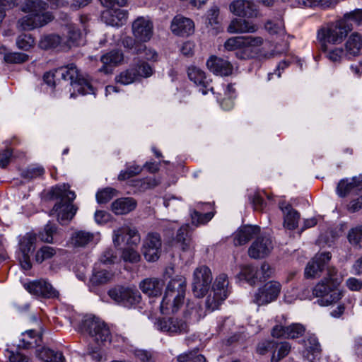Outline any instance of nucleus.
<instances>
[{
    "label": "nucleus",
    "instance_id": "1",
    "mask_svg": "<svg viewBox=\"0 0 362 362\" xmlns=\"http://www.w3.org/2000/svg\"><path fill=\"white\" fill-rule=\"evenodd\" d=\"M343 279L336 268L328 267L327 276L315 285L310 298H319L317 303L322 306L337 303L343 296V291L339 288Z\"/></svg>",
    "mask_w": 362,
    "mask_h": 362
},
{
    "label": "nucleus",
    "instance_id": "2",
    "mask_svg": "<svg viewBox=\"0 0 362 362\" xmlns=\"http://www.w3.org/2000/svg\"><path fill=\"white\" fill-rule=\"evenodd\" d=\"M47 4L42 0H27L22 6V11L29 15L18 21V25L24 30H31L44 26L53 19L50 12H45Z\"/></svg>",
    "mask_w": 362,
    "mask_h": 362
},
{
    "label": "nucleus",
    "instance_id": "3",
    "mask_svg": "<svg viewBox=\"0 0 362 362\" xmlns=\"http://www.w3.org/2000/svg\"><path fill=\"white\" fill-rule=\"evenodd\" d=\"M186 288V279L182 276H177L168 283L160 306L163 314L174 313L179 310L185 303Z\"/></svg>",
    "mask_w": 362,
    "mask_h": 362
},
{
    "label": "nucleus",
    "instance_id": "4",
    "mask_svg": "<svg viewBox=\"0 0 362 362\" xmlns=\"http://www.w3.org/2000/svg\"><path fill=\"white\" fill-rule=\"evenodd\" d=\"M52 196L59 202L53 206L51 214L56 215L59 222L71 220L78 208L72 204L76 194L70 190V186L68 184L55 186L52 189Z\"/></svg>",
    "mask_w": 362,
    "mask_h": 362
},
{
    "label": "nucleus",
    "instance_id": "5",
    "mask_svg": "<svg viewBox=\"0 0 362 362\" xmlns=\"http://www.w3.org/2000/svg\"><path fill=\"white\" fill-rule=\"evenodd\" d=\"M264 43V39L259 36H236L228 38L224 43L226 50L235 51V57L239 59L253 58L255 49Z\"/></svg>",
    "mask_w": 362,
    "mask_h": 362
},
{
    "label": "nucleus",
    "instance_id": "6",
    "mask_svg": "<svg viewBox=\"0 0 362 362\" xmlns=\"http://www.w3.org/2000/svg\"><path fill=\"white\" fill-rule=\"evenodd\" d=\"M113 242L116 245L126 243L128 247L123 250L122 258L126 262H137L140 255L135 247L140 242V235L135 228L123 226L114 230Z\"/></svg>",
    "mask_w": 362,
    "mask_h": 362
},
{
    "label": "nucleus",
    "instance_id": "7",
    "mask_svg": "<svg viewBox=\"0 0 362 362\" xmlns=\"http://www.w3.org/2000/svg\"><path fill=\"white\" fill-rule=\"evenodd\" d=\"M57 79L62 78L68 82L74 90L82 95L93 93V88L89 81L79 74L78 69L74 64L58 68L55 71Z\"/></svg>",
    "mask_w": 362,
    "mask_h": 362
},
{
    "label": "nucleus",
    "instance_id": "8",
    "mask_svg": "<svg viewBox=\"0 0 362 362\" xmlns=\"http://www.w3.org/2000/svg\"><path fill=\"white\" fill-rule=\"evenodd\" d=\"M78 329L83 333H88L98 344H104L110 339L107 325L101 319L93 315H86Z\"/></svg>",
    "mask_w": 362,
    "mask_h": 362
},
{
    "label": "nucleus",
    "instance_id": "9",
    "mask_svg": "<svg viewBox=\"0 0 362 362\" xmlns=\"http://www.w3.org/2000/svg\"><path fill=\"white\" fill-rule=\"evenodd\" d=\"M108 296L117 304L127 308H135L141 300V296L137 290L120 285L110 288Z\"/></svg>",
    "mask_w": 362,
    "mask_h": 362
},
{
    "label": "nucleus",
    "instance_id": "10",
    "mask_svg": "<svg viewBox=\"0 0 362 362\" xmlns=\"http://www.w3.org/2000/svg\"><path fill=\"white\" fill-rule=\"evenodd\" d=\"M350 30L349 27L346 28L344 22L331 25L318 30L317 40L321 46L341 43Z\"/></svg>",
    "mask_w": 362,
    "mask_h": 362
},
{
    "label": "nucleus",
    "instance_id": "11",
    "mask_svg": "<svg viewBox=\"0 0 362 362\" xmlns=\"http://www.w3.org/2000/svg\"><path fill=\"white\" fill-rule=\"evenodd\" d=\"M228 280L226 274H221L216 277L213 285L214 296H209L206 300V306L209 310L213 311L218 309L228 297Z\"/></svg>",
    "mask_w": 362,
    "mask_h": 362
},
{
    "label": "nucleus",
    "instance_id": "12",
    "mask_svg": "<svg viewBox=\"0 0 362 362\" xmlns=\"http://www.w3.org/2000/svg\"><path fill=\"white\" fill-rule=\"evenodd\" d=\"M212 274L210 269L206 266L197 268L194 272L192 291L194 296L202 298L208 292L211 282Z\"/></svg>",
    "mask_w": 362,
    "mask_h": 362
},
{
    "label": "nucleus",
    "instance_id": "13",
    "mask_svg": "<svg viewBox=\"0 0 362 362\" xmlns=\"http://www.w3.org/2000/svg\"><path fill=\"white\" fill-rule=\"evenodd\" d=\"M153 73L152 68L146 62H140L117 75L115 80L122 85H129L140 77H148Z\"/></svg>",
    "mask_w": 362,
    "mask_h": 362
},
{
    "label": "nucleus",
    "instance_id": "14",
    "mask_svg": "<svg viewBox=\"0 0 362 362\" xmlns=\"http://www.w3.org/2000/svg\"><path fill=\"white\" fill-rule=\"evenodd\" d=\"M281 290V285L276 281L264 284L255 294L253 301L258 305L270 303L277 299Z\"/></svg>",
    "mask_w": 362,
    "mask_h": 362
},
{
    "label": "nucleus",
    "instance_id": "15",
    "mask_svg": "<svg viewBox=\"0 0 362 362\" xmlns=\"http://www.w3.org/2000/svg\"><path fill=\"white\" fill-rule=\"evenodd\" d=\"M37 239V235L34 233H27L20 239L19 250L22 254L20 263L25 270H29L32 267L30 254L36 247Z\"/></svg>",
    "mask_w": 362,
    "mask_h": 362
},
{
    "label": "nucleus",
    "instance_id": "16",
    "mask_svg": "<svg viewBox=\"0 0 362 362\" xmlns=\"http://www.w3.org/2000/svg\"><path fill=\"white\" fill-rule=\"evenodd\" d=\"M162 241L160 235L157 233H149L143 244V254L148 262L157 261L161 253Z\"/></svg>",
    "mask_w": 362,
    "mask_h": 362
},
{
    "label": "nucleus",
    "instance_id": "17",
    "mask_svg": "<svg viewBox=\"0 0 362 362\" xmlns=\"http://www.w3.org/2000/svg\"><path fill=\"white\" fill-rule=\"evenodd\" d=\"M156 325L158 329L170 334H182L189 331L187 321L177 317L159 319Z\"/></svg>",
    "mask_w": 362,
    "mask_h": 362
},
{
    "label": "nucleus",
    "instance_id": "18",
    "mask_svg": "<svg viewBox=\"0 0 362 362\" xmlns=\"http://www.w3.org/2000/svg\"><path fill=\"white\" fill-rule=\"evenodd\" d=\"M132 33L136 40L141 42L148 41L153 35V23L148 17H138L132 23Z\"/></svg>",
    "mask_w": 362,
    "mask_h": 362
},
{
    "label": "nucleus",
    "instance_id": "19",
    "mask_svg": "<svg viewBox=\"0 0 362 362\" xmlns=\"http://www.w3.org/2000/svg\"><path fill=\"white\" fill-rule=\"evenodd\" d=\"M331 257L332 255L329 252L315 255V256L308 263L305 269V276L306 278L319 277L325 265L331 259Z\"/></svg>",
    "mask_w": 362,
    "mask_h": 362
},
{
    "label": "nucleus",
    "instance_id": "20",
    "mask_svg": "<svg viewBox=\"0 0 362 362\" xmlns=\"http://www.w3.org/2000/svg\"><path fill=\"white\" fill-rule=\"evenodd\" d=\"M230 11L235 16L252 18H257L259 11L257 6L249 0H235L229 5Z\"/></svg>",
    "mask_w": 362,
    "mask_h": 362
},
{
    "label": "nucleus",
    "instance_id": "21",
    "mask_svg": "<svg viewBox=\"0 0 362 362\" xmlns=\"http://www.w3.org/2000/svg\"><path fill=\"white\" fill-rule=\"evenodd\" d=\"M187 75L190 81L199 88V91L206 95L209 91L213 92L211 81L208 78L204 71L195 66H190L187 69Z\"/></svg>",
    "mask_w": 362,
    "mask_h": 362
},
{
    "label": "nucleus",
    "instance_id": "22",
    "mask_svg": "<svg viewBox=\"0 0 362 362\" xmlns=\"http://www.w3.org/2000/svg\"><path fill=\"white\" fill-rule=\"evenodd\" d=\"M25 288L31 294L45 298H57L59 292L45 280H38L25 284Z\"/></svg>",
    "mask_w": 362,
    "mask_h": 362
},
{
    "label": "nucleus",
    "instance_id": "23",
    "mask_svg": "<svg viewBox=\"0 0 362 362\" xmlns=\"http://www.w3.org/2000/svg\"><path fill=\"white\" fill-rule=\"evenodd\" d=\"M208 69L217 76H228L233 72V66L228 60L212 55L206 61Z\"/></svg>",
    "mask_w": 362,
    "mask_h": 362
},
{
    "label": "nucleus",
    "instance_id": "24",
    "mask_svg": "<svg viewBox=\"0 0 362 362\" xmlns=\"http://www.w3.org/2000/svg\"><path fill=\"white\" fill-rule=\"evenodd\" d=\"M273 248L272 241L269 238L257 237L248 249L251 258L260 259L267 256Z\"/></svg>",
    "mask_w": 362,
    "mask_h": 362
},
{
    "label": "nucleus",
    "instance_id": "25",
    "mask_svg": "<svg viewBox=\"0 0 362 362\" xmlns=\"http://www.w3.org/2000/svg\"><path fill=\"white\" fill-rule=\"evenodd\" d=\"M127 18V11L120 8L106 9L101 14V19L104 23L115 27H119L126 23Z\"/></svg>",
    "mask_w": 362,
    "mask_h": 362
},
{
    "label": "nucleus",
    "instance_id": "26",
    "mask_svg": "<svg viewBox=\"0 0 362 362\" xmlns=\"http://www.w3.org/2000/svg\"><path fill=\"white\" fill-rule=\"evenodd\" d=\"M170 29L176 35L188 36L194 33V23L190 18L177 15L173 19Z\"/></svg>",
    "mask_w": 362,
    "mask_h": 362
},
{
    "label": "nucleus",
    "instance_id": "27",
    "mask_svg": "<svg viewBox=\"0 0 362 362\" xmlns=\"http://www.w3.org/2000/svg\"><path fill=\"white\" fill-rule=\"evenodd\" d=\"M164 281L158 278H146L139 283V288L149 297H157L161 295Z\"/></svg>",
    "mask_w": 362,
    "mask_h": 362
},
{
    "label": "nucleus",
    "instance_id": "28",
    "mask_svg": "<svg viewBox=\"0 0 362 362\" xmlns=\"http://www.w3.org/2000/svg\"><path fill=\"white\" fill-rule=\"evenodd\" d=\"M260 232V228L257 226H244L240 228L235 233L234 244L243 245L250 240L257 238Z\"/></svg>",
    "mask_w": 362,
    "mask_h": 362
},
{
    "label": "nucleus",
    "instance_id": "29",
    "mask_svg": "<svg viewBox=\"0 0 362 362\" xmlns=\"http://www.w3.org/2000/svg\"><path fill=\"white\" fill-rule=\"evenodd\" d=\"M123 59V54L119 50H113L103 54L100 58L103 65L100 69V71L104 72L105 74L112 73V68L122 63Z\"/></svg>",
    "mask_w": 362,
    "mask_h": 362
},
{
    "label": "nucleus",
    "instance_id": "30",
    "mask_svg": "<svg viewBox=\"0 0 362 362\" xmlns=\"http://www.w3.org/2000/svg\"><path fill=\"white\" fill-rule=\"evenodd\" d=\"M279 208L284 214V226L288 230L298 227L300 214L293 209L291 205L284 202L279 204Z\"/></svg>",
    "mask_w": 362,
    "mask_h": 362
},
{
    "label": "nucleus",
    "instance_id": "31",
    "mask_svg": "<svg viewBox=\"0 0 362 362\" xmlns=\"http://www.w3.org/2000/svg\"><path fill=\"white\" fill-rule=\"evenodd\" d=\"M114 277V273L100 265L95 264L89 280V286L95 287L110 282Z\"/></svg>",
    "mask_w": 362,
    "mask_h": 362
},
{
    "label": "nucleus",
    "instance_id": "32",
    "mask_svg": "<svg viewBox=\"0 0 362 362\" xmlns=\"http://www.w3.org/2000/svg\"><path fill=\"white\" fill-rule=\"evenodd\" d=\"M258 30V25L245 19L234 18L228 26L229 33H253Z\"/></svg>",
    "mask_w": 362,
    "mask_h": 362
},
{
    "label": "nucleus",
    "instance_id": "33",
    "mask_svg": "<svg viewBox=\"0 0 362 362\" xmlns=\"http://www.w3.org/2000/svg\"><path fill=\"white\" fill-rule=\"evenodd\" d=\"M175 243L182 251H189L193 249L194 245L188 225L181 226L177 230Z\"/></svg>",
    "mask_w": 362,
    "mask_h": 362
},
{
    "label": "nucleus",
    "instance_id": "34",
    "mask_svg": "<svg viewBox=\"0 0 362 362\" xmlns=\"http://www.w3.org/2000/svg\"><path fill=\"white\" fill-rule=\"evenodd\" d=\"M305 347L304 356L308 361L314 362L315 359L320 358L322 349L315 336H309L306 339L305 341Z\"/></svg>",
    "mask_w": 362,
    "mask_h": 362
},
{
    "label": "nucleus",
    "instance_id": "35",
    "mask_svg": "<svg viewBox=\"0 0 362 362\" xmlns=\"http://www.w3.org/2000/svg\"><path fill=\"white\" fill-rule=\"evenodd\" d=\"M71 240L74 245L83 247L90 243H98L100 240V234L79 230L73 234Z\"/></svg>",
    "mask_w": 362,
    "mask_h": 362
},
{
    "label": "nucleus",
    "instance_id": "36",
    "mask_svg": "<svg viewBox=\"0 0 362 362\" xmlns=\"http://www.w3.org/2000/svg\"><path fill=\"white\" fill-rule=\"evenodd\" d=\"M136 202L132 197L120 198L112 204V211L115 214H126L135 209Z\"/></svg>",
    "mask_w": 362,
    "mask_h": 362
},
{
    "label": "nucleus",
    "instance_id": "37",
    "mask_svg": "<svg viewBox=\"0 0 362 362\" xmlns=\"http://www.w3.org/2000/svg\"><path fill=\"white\" fill-rule=\"evenodd\" d=\"M348 57L358 56L362 50V36L357 33H352L345 44Z\"/></svg>",
    "mask_w": 362,
    "mask_h": 362
},
{
    "label": "nucleus",
    "instance_id": "38",
    "mask_svg": "<svg viewBox=\"0 0 362 362\" xmlns=\"http://www.w3.org/2000/svg\"><path fill=\"white\" fill-rule=\"evenodd\" d=\"M362 182L361 177H352L351 179L341 180L337 185V193L341 197H346L353 191H356L358 186Z\"/></svg>",
    "mask_w": 362,
    "mask_h": 362
},
{
    "label": "nucleus",
    "instance_id": "39",
    "mask_svg": "<svg viewBox=\"0 0 362 362\" xmlns=\"http://www.w3.org/2000/svg\"><path fill=\"white\" fill-rule=\"evenodd\" d=\"M66 40L64 42V47H71L81 44L82 34L81 30L73 24L66 25L65 27Z\"/></svg>",
    "mask_w": 362,
    "mask_h": 362
},
{
    "label": "nucleus",
    "instance_id": "40",
    "mask_svg": "<svg viewBox=\"0 0 362 362\" xmlns=\"http://www.w3.org/2000/svg\"><path fill=\"white\" fill-rule=\"evenodd\" d=\"M58 250L56 247L43 245L35 253L34 261L37 264H42L44 262L50 260L57 255Z\"/></svg>",
    "mask_w": 362,
    "mask_h": 362
},
{
    "label": "nucleus",
    "instance_id": "41",
    "mask_svg": "<svg viewBox=\"0 0 362 362\" xmlns=\"http://www.w3.org/2000/svg\"><path fill=\"white\" fill-rule=\"evenodd\" d=\"M37 355L44 362H65V358L62 352L54 351L47 348L38 350Z\"/></svg>",
    "mask_w": 362,
    "mask_h": 362
},
{
    "label": "nucleus",
    "instance_id": "42",
    "mask_svg": "<svg viewBox=\"0 0 362 362\" xmlns=\"http://www.w3.org/2000/svg\"><path fill=\"white\" fill-rule=\"evenodd\" d=\"M39 47L43 49L57 48L58 47H64V40L57 35H45L40 39Z\"/></svg>",
    "mask_w": 362,
    "mask_h": 362
},
{
    "label": "nucleus",
    "instance_id": "43",
    "mask_svg": "<svg viewBox=\"0 0 362 362\" xmlns=\"http://www.w3.org/2000/svg\"><path fill=\"white\" fill-rule=\"evenodd\" d=\"M264 29L271 35H283L285 33L284 22L280 18L267 21L264 24Z\"/></svg>",
    "mask_w": 362,
    "mask_h": 362
},
{
    "label": "nucleus",
    "instance_id": "44",
    "mask_svg": "<svg viewBox=\"0 0 362 362\" xmlns=\"http://www.w3.org/2000/svg\"><path fill=\"white\" fill-rule=\"evenodd\" d=\"M321 49L326 57L333 62H339L344 57H347L346 52L341 47L329 48L328 45H322Z\"/></svg>",
    "mask_w": 362,
    "mask_h": 362
},
{
    "label": "nucleus",
    "instance_id": "45",
    "mask_svg": "<svg viewBox=\"0 0 362 362\" xmlns=\"http://www.w3.org/2000/svg\"><path fill=\"white\" fill-rule=\"evenodd\" d=\"M204 312L199 303L188 301L185 311V317H189L198 321L204 315Z\"/></svg>",
    "mask_w": 362,
    "mask_h": 362
},
{
    "label": "nucleus",
    "instance_id": "46",
    "mask_svg": "<svg viewBox=\"0 0 362 362\" xmlns=\"http://www.w3.org/2000/svg\"><path fill=\"white\" fill-rule=\"evenodd\" d=\"M291 351V346L288 342H276L274 352L272 354L271 361L279 362L282 358L286 357Z\"/></svg>",
    "mask_w": 362,
    "mask_h": 362
},
{
    "label": "nucleus",
    "instance_id": "47",
    "mask_svg": "<svg viewBox=\"0 0 362 362\" xmlns=\"http://www.w3.org/2000/svg\"><path fill=\"white\" fill-rule=\"evenodd\" d=\"M241 274L251 285L255 284L257 282L259 281L260 273L257 268L253 266L246 265L243 267L241 270Z\"/></svg>",
    "mask_w": 362,
    "mask_h": 362
},
{
    "label": "nucleus",
    "instance_id": "48",
    "mask_svg": "<svg viewBox=\"0 0 362 362\" xmlns=\"http://www.w3.org/2000/svg\"><path fill=\"white\" fill-rule=\"evenodd\" d=\"M57 233V226L49 222L38 233V237L42 242L46 243H53V236Z\"/></svg>",
    "mask_w": 362,
    "mask_h": 362
},
{
    "label": "nucleus",
    "instance_id": "49",
    "mask_svg": "<svg viewBox=\"0 0 362 362\" xmlns=\"http://www.w3.org/2000/svg\"><path fill=\"white\" fill-rule=\"evenodd\" d=\"M40 340V337L33 330H28L23 333L21 341L25 348L29 349L38 345V341Z\"/></svg>",
    "mask_w": 362,
    "mask_h": 362
},
{
    "label": "nucleus",
    "instance_id": "50",
    "mask_svg": "<svg viewBox=\"0 0 362 362\" xmlns=\"http://www.w3.org/2000/svg\"><path fill=\"white\" fill-rule=\"evenodd\" d=\"M35 45V39L30 34L20 35L16 40L17 47L25 51H29Z\"/></svg>",
    "mask_w": 362,
    "mask_h": 362
},
{
    "label": "nucleus",
    "instance_id": "51",
    "mask_svg": "<svg viewBox=\"0 0 362 362\" xmlns=\"http://www.w3.org/2000/svg\"><path fill=\"white\" fill-rule=\"evenodd\" d=\"M143 170V167L136 165V164H132L129 165H127L126 169L124 170H122L119 175H118V180H128L132 177H134L141 173Z\"/></svg>",
    "mask_w": 362,
    "mask_h": 362
},
{
    "label": "nucleus",
    "instance_id": "52",
    "mask_svg": "<svg viewBox=\"0 0 362 362\" xmlns=\"http://www.w3.org/2000/svg\"><path fill=\"white\" fill-rule=\"evenodd\" d=\"M350 244L354 246L362 247V226L351 228L347 235Z\"/></svg>",
    "mask_w": 362,
    "mask_h": 362
},
{
    "label": "nucleus",
    "instance_id": "53",
    "mask_svg": "<svg viewBox=\"0 0 362 362\" xmlns=\"http://www.w3.org/2000/svg\"><path fill=\"white\" fill-rule=\"evenodd\" d=\"M29 56L21 52H8L4 55V60L10 64H21L27 62Z\"/></svg>",
    "mask_w": 362,
    "mask_h": 362
},
{
    "label": "nucleus",
    "instance_id": "54",
    "mask_svg": "<svg viewBox=\"0 0 362 362\" xmlns=\"http://www.w3.org/2000/svg\"><path fill=\"white\" fill-rule=\"evenodd\" d=\"M218 16L219 8L217 6H211V8L208 11L207 18L209 24L216 30V33L218 32L220 29Z\"/></svg>",
    "mask_w": 362,
    "mask_h": 362
},
{
    "label": "nucleus",
    "instance_id": "55",
    "mask_svg": "<svg viewBox=\"0 0 362 362\" xmlns=\"http://www.w3.org/2000/svg\"><path fill=\"white\" fill-rule=\"evenodd\" d=\"M346 209L351 213H354L362 209V188L356 191L355 197L351 199Z\"/></svg>",
    "mask_w": 362,
    "mask_h": 362
},
{
    "label": "nucleus",
    "instance_id": "56",
    "mask_svg": "<svg viewBox=\"0 0 362 362\" xmlns=\"http://www.w3.org/2000/svg\"><path fill=\"white\" fill-rule=\"evenodd\" d=\"M286 338L295 339L301 337L305 332V328L300 324H292L286 327Z\"/></svg>",
    "mask_w": 362,
    "mask_h": 362
},
{
    "label": "nucleus",
    "instance_id": "57",
    "mask_svg": "<svg viewBox=\"0 0 362 362\" xmlns=\"http://www.w3.org/2000/svg\"><path fill=\"white\" fill-rule=\"evenodd\" d=\"M116 190L111 187L105 188L99 191L96 194V199L98 203L105 204L110 201L115 195Z\"/></svg>",
    "mask_w": 362,
    "mask_h": 362
},
{
    "label": "nucleus",
    "instance_id": "58",
    "mask_svg": "<svg viewBox=\"0 0 362 362\" xmlns=\"http://www.w3.org/2000/svg\"><path fill=\"white\" fill-rule=\"evenodd\" d=\"M214 216V214L212 212H209L206 214H201L198 211H194L192 214V221L194 224H204L209 222Z\"/></svg>",
    "mask_w": 362,
    "mask_h": 362
},
{
    "label": "nucleus",
    "instance_id": "59",
    "mask_svg": "<svg viewBox=\"0 0 362 362\" xmlns=\"http://www.w3.org/2000/svg\"><path fill=\"white\" fill-rule=\"evenodd\" d=\"M276 342L274 341H264L260 342L257 348V351L261 355L272 352L273 354Z\"/></svg>",
    "mask_w": 362,
    "mask_h": 362
},
{
    "label": "nucleus",
    "instance_id": "60",
    "mask_svg": "<svg viewBox=\"0 0 362 362\" xmlns=\"http://www.w3.org/2000/svg\"><path fill=\"white\" fill-rule=\"evenodd\" d=\"M135 51L137 54H141V51L144 52V58L148 61H156L158 59V54L156 51L151 49H147L145 45H139V47H135Z\"/></svg>",
    "mask_w": 362,
    "mask_h": 362
},
{
    "label": "nucleus",
    "instance_id": "61",
    "mask_svg": "<svg viewBox=\"0 0 362 362\" xmlns=\"http://www.w3.org/2000/svg\"><path fill=\"white\" fill-rule=\"evenodd\" d=\"M299 6H329L330 0H296Z\"/></svg>",
    "mask_w": 362,
    "mask_h": 362
},
{
    "label": "nucleus",
    "instance_id": "62",
    "mask_svg": "<svg viewBox=\"0 0 362 362\" xmlns=\"http://www.w3.org/2000/svg\"><path fill=\"white\" fill-rule=\"evenodd\" d=\"M128 338L127 336L122 334L114 333L110 334V339L109 342L113 344L116 346H119L128 343Z\"/></svg>",
    "mask_w": 362,
    "mask_h": 362
},
{
    "label": "nucleus",
    "instance_id": "63",
    "mask_svg": "<svg viewBox=\"0 0 362 362\" xmlns=\"http://www.w3.org/2000/svg\"><path fill=\"white\" fill-rule=\"evenodd\" d=\"M346 287L352 291H359L362 288V280L350 277L346 281Z\"/></svg>",
    "mask_w": 362,
    "mask_h": 362
},
{
    "label": "nucleus",
    "instance_id": "64",
    "mask_svg": "<svg viewBox=\"0 0 362 362\" xmlns=\"http://www.w3.org/2000/svg\"><path fill=\"white\" fill-rule=\"evenodd\" d=\"M116 259V256L113 254L112 250H108L104 252L100 259V263L97 264L98 265L103 264H109L115 262Z\"/></svg>",
    "mask_w": 362,
    "mask_h": 362
}]
</instances>
